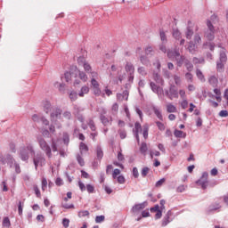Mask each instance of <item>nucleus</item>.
Wrapping results in <instances>:
<instances>
[{
	"mask_svg": "<svg viewBox=\"0 0 228 228\" xmlns=\"http://www.w3.org/2000/svg\"><path fill=\"white\" fill-rule=\"evenodd\" d=\"M69 99L74 102V101H77V93L75 91H71L69 93Z\"/></svg>",
	"mask_w": 228,
	"mask_h": 228,
	"instance_id": "obj_43",
	"label": "nucleus"
},
{
	"mask_svg": "<svg viewBox=\"0 0 228 228\" xmlns=\"http://www.w3.org/2000/svg\"><path fill=\"white\" fill-rule=\"evenodd\" d=\"M77 74L81 81H83L84 83H86L88 81V76L86 75V73L85 71L77 69V68H75V77H77Z\"/></svg>",
	"mask_w": 228,
	"mask_h": 228,
	"instance_id": "obj_13",
	"label": "nucleus"
},
{
	"mask_svg": "<svg viewBox=\"0 0 228 228\" xmlns=\"http://www.w3.org/2000/svg\"><path fill=\"white\" fill-rule=\"evenodd\" d=\"M96 157L99 161L104 158V151H102V148H101V146L96 147Z\"/></svg>",
	"mask_w": 228,
	"mask_h": 228,
	"instance_id": "obj_24",
	"label": "nucleus"
},
{
	"mask_svg": "<svg viewBox=\"0 0 228 228\" xmlns=\"http://www.w3.org/2000/svg\"><path fill=\"white\" fill-rule=\"evenodd\" d=\"M140 61L142 65H150L151 64V61H149V58H147V56L145 55H141L140 56Z\"/></svg>",
	"mask_w": 228,
	"mask_h": 228,
	"instance_id": "obj_32",
	"label": "nucleus"
},
{
	"mask_svg": "<svg viewBox=\"0 0 228 228\" xmlns=\"http://www.w3.org/2000/svg\"><path fill=\"white\" fill-rule=\"evenodd\" d=\"M181 56V53H179V48L175 47L173 50H167V58L169 60H175Z\"/></svg>",
	"mask_w": 228,
	"mask_h": 228,
	"instance_id": "obj_11",
	"label": "nucleus"
},
{
	"mask_svg": "<svg viewBox=\"0 0 228 228\" xmlns=\"http://www.w3.org/2000/svg\"><path fill=\"white\" fill-rule=\"evenodd\" d=\"M152 110L156 117L159 118V120L163 121V114H161V110H159V109H158V107L155 106L152 108Z\"/></svg>",
	"mask_w": 228,
	"mask_h": 228,
	"instance_id": "obj_26",
	"label": "nucleus"
},
{
	"mask_svg": "<svg viewBox=\"0 0 228 228\" xmlns=\"http://www.w3.org/2000/svg\"><path fill=\"white\" fill-rule=\"evenodd\" d=\"M216 70L217 72H224L225 70V62L218 61L216 62Z\"/></svg>",
	"mask_w": 228,
	"mask_h": 228,
	"instance_id": "obj_25",
	"label": "nucleus"
},
{
	"mask_svg": "<svg viewBox=\"0 0 228 228\" xmlns=\"http://www.w3.org/2000/svg\"><path fill=\"white\" fill-rule=\"evenodd\" d=\"M33 163L36 170H38V167H44L45 165V158L42 152H37L36 155L33 154Z\"/></svg>",
	"mask_w": 228,
	"mask_h": 228,
	"instance_id": "obj_5",
	"label": "nucleus"
},
{
	"mask_svg": "<svg viewBox=\"0 0 228 228\" xmlns=\"http://www.w3.org/2000/svg\"><path fill=\"white\" fill-rule=\"evenodd\" d=\"M77 161L80 167H85V159L81 158V155H77Z\"/></svg>",
	"mask_w": 228,
	"mask_h": 228,
	"instance_id": "obj_55",
	"label": "nucleus"
},
{
	"mask_svg": "<svg viewBox=\"0 0 228 228\" xmlns=\"http://www.w3.org/2000/svg\"><path fill=\"white\" fill-rule=\"evenodd\" d=\"M204 47H206V45H208L209 51H211V53H213L215 51V43H204L203 44Z\"/></svg>",
	"mask_w": 228,
	"mask_h": 228,
	"instance_id": "obj_45",
	"label": "nucleus"
},
{
	"mask_svg": "<svg viewBox=\"0 0 228 228\" xmlns=\"http://www.w3.org/2000/svg\"><path fill=\"white\" fill-rule=\"evenodd\" d=\"M187 60L188 59H186L184 55H180L179 57H176L175 61H176L177 67H183V64L186 63Z\"/></svg>",
	"mask_w": 228,
	"mask_h": 228,
	"instance_id": "obj_19",
	"label": "nucleus"
},
{
	"mask_svg": "<svg viewBox=\"0 0 228 228\" xmlns=\"http://www.w3.org/2000/svg\"><path fill=\"white\" fill-rule=\"evenodd\" d=\"M219 61H221L222 63H227V53L225 50L220 52Z\"/></svg>",
	"mask_w": 228,
	"mask_h": 228,
	"instance_id": "obj_22",
	"label": "nucleus"
},
{
	"mask_svg": "<svg viewBox=\"0 0 228 228\" xmlns=\"http://www.w3.org/2000/svg\"><path fill=\"white\" fill-rule=\"evenodd\" d=\"M61 109L55 108L50 114L52 122H56V120H61Z\"/></svg>",
	"mask_w": 228,
	"mask_h": 228,
	"instance_id": "obj_9",
	"label": "nucleus"
},
{
	"mask_svg": "<svg viewBox=\"0 0 228 228\" xmlns=\"http://www.w3.org/2000/svg\"><path fill=\"white\" fill-rule=\"evenodd\" d=\"M172 35L175 40H181L182 36H181V31H179V29L174 28Z\"/></svg>",
	"mask_w": 228,
	"mask_h": 228,
	"instance_id": "obj_28",
	"label": "nucleus"
},
{
	"mask_svg": "<svg viewBox=\"0 0 228 228\" xmlns=\"http://www.w3.org/2000/svg\"><path fill=\"white\" fill-rule=\"evenodd\" d=\"M34 191L36 193V197H37V199H41L42 194L40 193V189H38V185H34Z\"/></svg>",
	"mask_w": 228,
	"mask_h": 228,
	"instance_id": "obj_53",
	"label": "nucleus"
},
{
	"mask_svg": "<svg viewBox=\"0 0 228 228\" xmlns=\"http://www.w3.org/2000/svg\"><path fill=\"white\" fill-rule=\"evenodd\" d=\"M167 113H175L177 112V107L172 103H169L167 105Z\"/></svg>",
	"mask_w": 228,
	"mask_h": 228,
	"instance_id": "obj_27",
	"label": "nucleus"
},
{
	"mask_svg": "<svg viewBox=\"0 0 228 228\" xmlns=\"http://www.w3.org/2000/svg\"><path fill=\"white\" fill-rule=\"evenodd\" d=\"M147 151H149V148L147 147V142H142L140 146V152L145 156L147 154Z\"/></svg>",
	"mask_w": 228,
	"mask_h": 228,
	"instance_id": "obj_29",
	"label": "nucleus"
},
{
	"mask_svg": "<svg viewBox=\"0 0 228 228\" xmlns=\"http://www.w3.org/2000/svg\"><path fill=\"white\" fill-rule=\"evenodd\" d=\"M156 126L159 129V131H165L166 129L165 124H163L162 122L157 121Z\"/></svg>",
	"mask_w": 228,
	"mask_h": 228,
	"instance_id": "obj_59",
	"label": "nucleus"
},
{
	"mask_svg": "<svg viewBox=\"0 0 228 228\" xmlns=\"http://www.w3.org/2000/svg\"><path fill=\"white\" fill-rule=\"evenodd\" d=\"M111 111L113 115H117V113H118V103H113L111 107Z\"/></svg>",
	"mask_w": 228,
	"mask_h": 228,
	"instance_id": "obj_52",
	"label": "nucleus"
},
{
	"mask_svg": "<svg viewBox=\"0 0 228 228\" xmlns=\"http://www.w3.org/2000/svg\"><path fill=\"white\" fill-rule=\"evenodd\" d=\"M77 63H78V65L83 67L85 65V63H86V60L85 59V57L80 56L77 59Z\"/></svg>",
	"mask_w": 228,
	"mask_h": 228,
	"instance_id": "obj_63",
	"label": "nucleus"
},
{
	"mask_svg": "<svg viewBox=\"0 0 228 228\" xmlns=\"http://www.w3.org/2000/svg\"><path fill=\"white\" fill-rule=\"evenodd\" d=\"M208 29L205 32V37L209 40V42H213L215 40V27L211 20L207 21Z\"/></svg>",
	"mask_w": 228,
	"mask_h": 228,
	"instance_id": "obj_6",
	"label": "nucleus"
},
{
	"mask_svg": "<svg viewBox=\"0 0 228 228\" xmlns=\"http://www.w3.org/2000/svg\"><path fill=\"white\" fill-rule=\"evenodd\" d=\"M150 86L154 94H157L159 97H161L163 95V88L159 87L156 83L151 82Z\"/></svg>",
	"mask_w": 228,
	"mask_h": 228,
	"instance_id": "obj_12",
	"label": "nucleus"
},
{
	"mask_svg": "<svg viewBox=\"0 0 228 228\" xmlns=\"http://www.w3.org/2000/svg\"><path fill=\"white\" fill-rule=\"evenodd\" d=\"M51 110H53V107L51 106V102H45L44 111H45L46 113H51Z\"/></svg>",
	"mask_w": 228,
	"mask_h": 228,
	"instance_id": "obj_34",
	"label": "nucleus"
},
{
	"mask_svg": "<svg viewBox=\"0 0 228 228\" xmlns=\"http://www.w3.org/2000/svg\"><path fill=\"white\" fill-rule=\"evenodd\" d=\"M217 184L218 181L216 180L208 181V188H215V186H216Z\"/></svg>",
	"mask_w": 228,
	"mask_h": 228,
	"instance_id": "obj_56",
	"label": "nucleus"
},
{
	"mask_svg": "<svg viewBox=\"0 0 228 228\" xmlns=\"http://www.w3.org/2000/svg\"><path fill=\"white\" fill-rule=\"evenodd\" d=\"M118 134H119L121 140H125V138L127 137V133L124 129H119Z\"/></svg>",
	"mask_w": 228,
	"mask_h": 228,
	"instance_id": "obj_47",
	"label": "nucleus"
},
{
	"mask_svg": "<svg viewBox=\"0 0 228 228\" xmlns=\"http://www.w3.org/2000/svg\"><path fill=\"white\" fill-rule=\"evenodd\" d=\"M29 153L35 154V148H33L32 144L21 146L18 151L19 158L21 159V161H28L29 159Z\"/></svg>",
	"mask_w": 228,
	"mask_h": 228,
	"instance_id": "obj_1",
	"label": "nucleus"
},
{
	"mask_svg": "<svg viewBox=\"0 0 228 228\" xmlns=\"http://www.w3.org/2000/svg\"><path fill=\"white\" fill-rule=\"evenodd\" d=\"M148 205L149 203L147 201L135 204L134 206L132 207L131 213H133V215H137V213H140V211L145 209V208H147Z\"/></svg>",
	"mask_w": 228,
	"mask_h": 228,
	"instance_id": "obj_8",
	"label": "nucleus"
},
{
	"mask_svg": "<svg viewBox=\"0 0 228 228\" xmlns=\"http://www.w3.org/2000/svg\"><path fill=\"white\" fill-rule=\"evenodd\" d=\"M82 111H85V108L77 106L76 104L73 105V113L75 117H77L79 113H82Z\"/></svg>",
	"mask_w": 228,
	"mask_h": 228,
	"instance_id": "obj_23",
	"label": "nucleus"
},
{
	"mask_svg": "<svg viewBox=\"0 0 228 228\" xmlns=\"http://www.w3.org/2000/svg\"><path fill=\"white\" fill-rule=\"evenodd\" d=\"M79 149L82 154L83 152H88V146L85 142H80Z\"/></svg>",
	"mask_w": 228,
	"mask_h": 228,
	"instance_id": "obj_40",
	"label": "nucleus"
},
{
	"mask_svg": "<svg viewBox=\"0 0 228 228\" xmlns=\"http://www.w3.org/2000/svg\"><path fill=\"white\" fill-rule=\"evenodd\" d=\"M100 120L103 126H108L109 124H111L110 119L106 118V116H100Z\"/></svg>",
	"mask_w": 228,
	"mask_h": 228,
	"instance_id": "obj_37",
	"label": "nucleus"
},
{
	"mask_svg": "<svg viewBox=\"0 0 228 228\" xmlns=\"http://www.w3.org/2000/svg\"><path fill=\"white\" fill-rule=\"evenodd\" d=\"M61 208L64 209H74V204L61 203Z\"/></svg>",
	"mask_w": 228,
	"mask_h": 228,
	"instance_id": "obj_57",
	"label": "nucleus"
},
{
	"mask_svg": "<svg viewBox=\"0 0 228 228\" xmlns=\"http://www.w3.org/2000/svg\"><path fill=\"white\" fill-rule=\"evenodd\" d=\"M172 218L165 216L164 218L162 219V227H167V225L169 224L170 222H172Z\"/></svg>",
	"mask_w": 228,
	"mask_h": 228,
	"instance_id": "obj_36",
	"label": "nucleus"
},
{
	"mask_svg": "<svg viewBox=\"0 0 228 228\" xmlns=\"http://www.w3.org/2000/svg\"><path fill=\"white\" fill-rule=\"evenodd\" d=\"M190 72L191 71L185 74V79L188 81V83H193V75Z\"/></svg>",
	"mask_w": 228,
	"mask_h": 228,
	"instance_id": "obj_46",
	"label": "nucleus"
},
{
	"mask_svg": "<svg viewBox=\"0 0 228 228\" xmlns=\"http://www.w3.org/2000/svg\"><path fill=\"white\" fill-rule=\"evenodd\" d=\"M208 177H209L208 172H203L200 178L196 181V184H198V186H200L202 190H208V184L209 182V180H208Z\"/></svg>",
	"mask_w": 228,
	"mask_h": 228,
	"instance_id": "obj_7",
	"label": "nucleus"
},
{
	"mask_svg": "<svg viewBox=\"0 0 228 228\" xmlns=\"http://www.w3.org/2000/svg\"><path fill=\"white\" fill-rule=\"evenodd\" d=\"M69 224H70V220H69L67 218L62 219V225L64 228H68Z\"/></svg>",
	"mask_w": 228,
	"mask_h": 228,
	"instance_id": "obj_64",
	"label": "nucleus"
},
{
	"mask_svg": "<svg viewBox=\"0 0 228 228\" xmlns=\"http://www.w3.org/2000/svg\"><path fill=\"white\" fill-rule=\"evenodd\" d=\"M160 39L163 44H167V35L165 34V31H160Z\"/></svg>",
	"mask_w": 228,
	"mask_h": 228,
	"instance_id": "obj_61",
	"label": "nucleus"
},
{
	"mask_svg": "<svg viewBox=\"0 0 228 228\" xmlns=\"http://www.w3.org/2000/svg\"><path fill=\"white\" fill-rule=\"evenodd\" d=\"M63 118H66V120H70L72 118V112L66 110L62 113Z\"/></svg>",
	"mask_w": 228,
	"mask_h": 228,
	"instance_id": "obj_42",
	"label": "nucleus"
},
{
	"mask_svg": "<svg viewBox=\"0 0 228 228\" xmlns=\"http://www.w3.org/2000/svg\"><path fill=\"white\" fill-rule=\"evenodd\" d=\"M125 70L128 74H134V65H133L131 62H126L125 65Z\"/></svg>",
	"mask_w": 228,
	"mask_h": 228,
	"instance_id": "obj_20",
	"label": "nucleus"
},
{
	"mask_svg": "<svg viewBox=\"0 0 228 228\" xmlns=\"http://www.w3.org/2000/svg\"><path fill=\"white\" fill-rule=\"evenodd\" d=\"M202 43V37H200V35L195 34L194 36V44L197 45L199 44Z\"/></svg>",
	"mask_w": 228,
	"mask_h": 228,
	"instance_id": "obj_44",
	"label": "nucleus"
},
{
	"mask_svg": "<svg viewBox=\"0 0 228 228\" xmlns=\"http://www.w3.org/2000/svg\"><path fill=\"white\" fill-rule=\"evenodd\" d=\"M142 131V125L140 122H135L134 128L133 129L134 136L135 137L137 143H140V133Z\"/></svg>",
	"mask_w": 228,
	"mask_h": 228,
	"instance_id": "obj_10",
	"label": "nucleus"
},
{
	"mask_svg": "<svg viewBox=\"0 0 228 228\" xmlns=\"http://www.w3.org/2000/svg\"><path fill=\"white\" fill-rule=\"evenodd\" d=\"M37 142L39 143L40 149L42 150L43 152L45 153L47 158L49 159L53 158V151L51 150V146L49 145V143H47L45 139L40 137L37 139Z\"/></svg>",
	"mask_w": 228,
	"mask_h": 228,
	"instance_id": "obj_2",
	"label": "nucleus"
},
{
	"mask_svg": "<svg viewBox=\"0 0 228 228\" xmlns=\"http://www.w3.org/2000/svg\"><path fill=\"white\" fill-rule=\"evenodd\" d=\"M142 136L145 140L149 138V126L147 125L143 126Z\"/></svg>",
	"mask_w": 228,
	"mask_h": 228,
	"instance_id": "obj_39",
	"label": "nucleus"
},
{
	"mask_svg": "<svg viewBox=\"0 0 228 228\" xmlns=\"http://www.w3.org/2000/svg\"><path fill=\"white\" fill-rule=\"evenodd\" d=\"M90 92V87L87 86H84L81 87L80 91L78 92V96L79 97H85L87 94Z\"/></svg>",
	"mask_w": 228,
	"mask_h": 228,
	"instance_id": "obj_21",
	"label": "nucleus"
},
{
	"mask_svg": "<svg viewBox=\"0 0 228 228\" xmlns=\"http://www.w3.org/2000/svg\"><path fill=\"white\" fill-rule=\"evenodd\" d=\"M185 69L188 70V72H191L193 70V64L190 60H186L184 62Z\"/></svg>",
	"mask_w": 228,
	"mask_h": 228,
	"instance_id": "obj_30",
	"label": "nucleus"
},
{
	"mask_svg": "<svg viewBox=\"0 0 228 228\" xmlns=\"http://www.w3.org/2000/svg\"><path fill=\"white\" fill-rule=\"evenodd\" d=\"M86 188L88 193H94V191H95V187L90 183H88Z\"/></svg>",
	"mask_w": 228,
	"mask_h": 228,
	"instance_id": "obj_60",
	"label": "nucleus"
},
{
	"mask_svg": "<svg viewBox=\"0 0 228 228\" xmlns=\"http://www.w3.org/2000/svg\"><path fill=\"white\" fill-rule=\"evenodd\" d=\"M153 79L161 86H165V80L163 79V77H161V75H159V73L153 72Z\"/></svg>",
	"mask_w": 228,
	"mask_h": 228,
	"instance_id": "obj_14",
	"label": "nucleus"
},
{
	"mask_svg": "<svg viewBox=\"0 0 228 228\" xmlns=\"http://www.w3.org/2000/svg\"><path fill=\"white\" fill-rule=\"evenodd\" d=\"M12 168H14L15 174H17V175H19V174H20V172H22V170L20 169V164H19V162H17V160L13 163Z\"/></svg>",
	"mask_w": 228,
	"mask_h": 228,
	"instance_id": "obj_33",
	"label": "nucleus"
},
{
	"mask_svg": "<svg viewBox=\"0 0 228 228\" xmlns=\"http://www.w3.org/2000/svg\"><path fill=\"white\" fill-rule=\"evenodd\" d=\"M13 155L6 153L5 155L0 154V163L2 165H8L11 168H13V163L15 162Z\"/></svg>",
	"mask_w": 228,
	"mask_h": 228,
	"instance_id": "obj_4",
	"label": "nucleus"
},
{
	"mask_svg": "<svg viewBox=\"0 0 228 228\" xmlns=\"http://www.w3.org/2000/svg\"><path fill=\"white\" fill-rule=\"evenodd\" d=\"M93 92H94V94L96 97H100V95L102 94L101 88L99 86L98 87H93Z\"/></svg>",
	"mask_w": 228,
	"mask_h": 228,
	"instance_id": "obj_50",
	"label": "nucleus"
},
{
	"mask_svg": "<svg viewBox=\"0 0 228 228\" xmlns=\"http://www.w3.org/2000/svg\"><path fill=\"white\" fill-rule=\"evenodd\" d=\"M72 77H76V70L73 72L67 71L64 73V79L67 83H70V81H72Z\"/></svg>",
	"mask_w": 228,
	"mask_h": 228,
	"instance_id": "obj_15",
	"label": "nucleus"
},
{
	"mask_svg": "<svg viewBox=\"0 0 228 228\" xmlns=\"http://www.w3.org/2000/svg\"><path fill=\"white\" fill-rule=\"evenodd\" d=\"M85 216H90V212L88 210H82L78 212L79 218H83Z\"/></svg>",
	"mask_w": 228,
	"mask_h": 228,
	"instance_id": "obj_41",
	"label": "nucleus"
},
{
	"mask_svg": "<svg viewBox=\"0 0 228 228\" xmlns=\"http://www.w3.org/2000/svg\"><path fill=\"white\" fill-rule=\"evenodd\" d=\"M196 76H197L198 79H200L203 83H204V81H206V77H204V74L202 73V71L200 69L196 70Z\"/></svg>",
	"mask_w": 228,
	"mask_h": 228,
	"instance_id": "obj_35",
	"label": "nucleus"
},
{
	"mask_svg": "<svg viewBox=\"0 0 228 228\" xmlns=\"http://www.w3.org/2000/svg\"><path fill=\"white\" fill-rule=\"evenodd\" d=\"M137 72L138 74H141V76H147V70H145L144 67H139Z\"/></svg>",
	"mask_w": 228,
	"mask_h": 228,
	"instance_id": "obj_51",
	"label": "nucleus"
},
{
	"mask_svg": "<svg viewBox=\"0 0 228 228\" xmlns=\"http://www.w3.org/2000/svg\"><path fill=\"white\" fill-rule=\"evenodd\" d=\"M162 94L167 97L170 101L179 98V91H177V87H175V86H170L169 89H165Z\"/></svg>",
	"mask_w": 228,
	"mask_h": 228,
	"instance_id": "obj_3",
	"label": "nucleus"
},
{
	"mask_svg": "<svg viewBox=\"0 0 228 228\" xmlns=\"http://www.w3.org/2000/svg\"><path fill=\"white\" fill-rule=\"evenodd\" d=\"M62 140H63V142H64V143H65L66 145H69V142H70V137H69V134L63 133V138H62Z\"/></svg>",
	"mask_w": 228,
	"mask_h": 228,
	"instance_id": "obj_49",
	"label": "nucleus"
},
{
	"mask_svg": "<svg viewBox=\"0 0 228 228\" xmlns=\"http://www.w3.org/2000/svg\"><path fill=\"white\" fill-rule=\"evenodd\" d=\"M187 50L191 54H195V53H197V45L192 41H190L189 45L187 46Z\"/></svg>",
	"mask_w": 228,
	"mask_h": 228,
	"instance_id": "obj_17",
	"label": "nucleus"
},
{
	"mask_svg": "<svg viewBox=\"0 0 228 228\" xmlns=\"http://www.w3.org/2000/svg\"><path fill=\"white\" fill-rule=\"evenodd\" d=\"M222 206L220 203H213L208 208V213H213V211H218Z\"/></svg>",
	"mask_w": 228,
	"mask_h": 228,
	"instance_id": "obj_18",
	"label": "nucleus"
},
{
	"mask_svg": "<svg viewBox=\"0 0 228 228\" xmlns=\"http://www.w3.org/2000/svg\"><path fill=\"white\" fill-rule=\"evenodd\" d=\"M185 37L187 40H191V37H193V29H191V28L187 27Z\"/></svg>",
	"mask_w": 228,
	"mask_h": 228,
	"instance_id": "obj_31",
	"label": "nucleus"
},
{
	"mask_svg": "<svg viewBox=\"0 0 228 228\" xmlns=\"http://www.w3.org/2000/svg\"><path fill=\"white\" fill-rule=\"evenodd\" d=\"M208 83L213 86V88H216V86H218V77L215 75L210 76L208 77Z\"/></svg>",
	"mask_w": 228,
	"mask_h": 228,
	"instance_id": "obj_16",
	"label": "nucleus"
},
{
	"mask_svg": "<svg viewBox=\"0 0 228 228\" xmlns=\"http://www.w3.org/2000/svg\"><path fill=\"white\" fill-rule=\"evenodd\" d=\"M3 225L4 227H10L12 225V223L10 222L9 217H4L3 220Z\"/></svg>",
	"mask_w": 228,
	"mask_h": 228,
	"instance_id": "obj_48",
	"label": "nucleus"
},
{
	"mask_svg": "<svg viewBox=\"0 0 228 228\" xmlns=\"http://www.w3.org/2000/svg\"><path fill=\"white\" fill-rule=\"evenodd\" d=\"M185 191H186V186L184 184H182L176 188L177 193H183Z\"/></svg>",
	"mask_w": 228,
	"mask_h": 228,
	"instance_id": "obj_62",
	"label": "nucleus"
},
{
	"mask_svg": "<svg viewBox=\"0 0 228 228\" xmlns=\"http://www.w3.org/2000/svg\"><path fill=\"white\" fill-rule=\"evenodd\" d=\"M82 67L84 68V70L86 72V74H90V72H92V66L90 63L86 62Z\"/></svg>",
	"mask_w": 228,
	"mask_h": 228,
	"instance_id": "obj_38",
	"label": "nucleus"
},
{
	"mask_svg": "<svg viewBox=\"0 0 228 228\" xmlns=\"http://www.w3.org/2000/svg\"><path fill=\"white\" fill-rule=\"evenodd\" d=\"M151 169L149 168V167H143L142 169V172H141V175H142V177H147V175L149 174V171H150Z\"/></svg>",
	"mask_w": 228,
	"mask_h": 228,
	"instance_id": "obj_54",
	"label": "nucleus"
},
{
	"mask_svg": "<svg viewBox=\"0 0 228 228\" xmlns=\"http://www.w3.org/2000/svg\"><path fill=\"white\" fill-rule=\"evenodd\" d=\"M88 126H89L91 131H95L97 129V127L95 126V123L94 122L93 119L89 120Z\"/></svg>",
	"mask_w": 228,
	"mask_h": 228,
	"instance_id": "obj_58",
	"label": "nucleus"
}]
</instances>
